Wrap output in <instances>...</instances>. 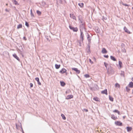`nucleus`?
Returning a JSON list of instances; mask_svg holds the SVG:
<instances>
[{
    "instance_id": "nucleus-34",
    "label": "nucleus",
    "mask_w": 133,
    "mask_h": 133,
    "mask_svg": "<svg viewBox=\"0 0 133 133\" xmlns=\"http://www.w3.org/2000/svg\"><path fill=\"white\" fill-rule=\"evenodd\" d=\"M104 64L106 69H107V66L108 65V64L105 62H104Z\"/></svg>"
},
{
    "instance_id": "nucleus-48",
    "label": "nucleus",
    "mask_w": 133,
    "mask_h": 133,
    "mask_svg": "<svg viewBox=\"0 0 133 133\" xmlns=\"http://www.w3.org/2000/svg\"><path fill=\"white\" fill-rule=\"evenodd\" d=\"M132 9H133V7H132Z\"/></svg>"
},
{
    "instance_id": "nucleus-2",
    "label": "nucleus",
    "mask_w": 133,
    "mask_h": 133,
    "mask_svg": "<svg viewBox=\"0 0 133 133\" xmlns=\"http://www.w3.org/2000/svg\"><path fill=\"white\" fill-rule=\"evenodd\" d=\"M69 28L70 29L72 30L74 32H77L78 30V29L77 27L74 28L72 26L69 25Z\"/></svg>"
},
{
    "instance_id": "nucleus-8",
    "label": "nucleus",
    "mask_w": 133,
    "mask_h": 133,
    "mask_svg": "<svg viewBox=\"0 0 133 133\" xmlns=\"http://www.w3.org/2000/svg\"><path fill=\"white\" fill-rule=\"evenodd\" d=\"M73 97V96L72 95H69L67 96L66 97V99H70L72 98Z\"/></svg>"
},
{
    "instance_id": "nucleus-39",
    "label": "nucleus",
    "mask_w": 133,
    "mask_h": 133,
    "mask_svg": "<svg viewBox=\"0 0 133 133\" xmlns=\"http://www.w3.org/2000/svg\"><path fill=\"white\" fill-rule=\"evenodd\" d=\"M30 87H33V85L32 83H31L30 84Z\"/></svg>"
},
{
    "instance_id": "nucleus-28",
    "label": "nucleus",
    "mask_w": 133,
    "mask_h": 133,
    "mask_svg": "<svg viewBox=\"0 0 133 133\" xmlns=\"http://www.w3.org/2000/svg\"><path fill=\"white\" fill-rule=\"evenodd\" d=\"M111 118L112 119L115 120L116 119L117 117H115L114 115H111Z\"/></svg>"
},
{
    "instance_id": "nucleus-25",
    "label": "nucleus",
    "mask_w": 133,
    "mask_h": 133,
    "mask_svg": "<svg viewBox=\"0 0 133 133\" xmlns=\"http://www.w3.org/2000/svg\"><path fill=\"white\" fill-rule=\"evenodd\" d=\"M61 116L63 118V119L64 120H65L66 119V118L65 116L63 114H62L61 115Z\"/></svg>"
},
{
    "instance_id": "nucleus-20",
    "label": "nucleus",
    "mask_w": 133,
    "mask_h": 133,
    "mask_svg": "<svg viewBox=\"0 0 133 133\" xmlns=\"http://www.w3.org/2000/svg\"><path fill=\"white\" fill-rule=\"evenodd\" d=\"M60 65H58L57 64H55V67L56 69H59L60 68Z\"/></svg>"
},
{
    "instance_id": "nucleus-6",
    "label": "nucleus",
    "mask_w": 133,
    "mask_h": 133,
    "mask_svg": "<svg viewBox=\"0 0 133 133\" xmlns=\"http://www.w3.org/2000/svg\"><path fill=\"white\" fill-rule=\"evenodd\" d=\"M83 37H84V35L83 34V32L81 30V35H80V38L82 39V41L83 40Z\"/></svg>"
},
{
    "instance_id": "nucleus-10",
    "label": "nucleus",
    "mask_w": 133,
    "mask_h": 133,
    "mask_svg": "<svg viewBox=\"0 0 133 133\" xmlns=\"http://www.w3.org/2000/svg\"><path fill=\"white\" fill-rule=\"evenodd\" d=\"M124 30L125 31L129 34L130 33V32L128 30V29L125 27H124Z\"/></svg>"
},
{
    "instance_id": "nucleus-30",
    "label": "nucleus",
    "mask_w": 133,
    "mask_h": 133,
    "mask_svg": "<svg viewBox=\"0 0 133 133\" xmlns=\"http://www.w3.org/2000/svg\"><path fill=\"white\" fill-rule=\"evenodd\" d=\"M36 12L39 15H40L41 14V12L38 10H37Z\"/></svg>"
},
{
    "instance_id": "nucleus-3",
    "label": "nucleus",
    "mask_w": 133,
    "mask_h": 133,
    "mask_svg": "<svg viewBox=\"0 0 133 133\" xmlns=\"http://www.w3.org/2000/svg\"><path fill=\"white\" fill-rule=\"evenodd\" d=\"M72 70L75 71L77 74H79L80 73V70H78L77 68H72Z\"/></svg>"
},
{
    "instance_id": "nucleus-32",
    "label": "nucleus",
    "mask_w": 133,
    "mask_h": 133,
    "mask_svg": "<svg viewBox=\"0 0 133 133\" xmlns=\"http://www.w3.org/2000/svg\"><path fill=\"white\" fill-rule=\"evenodd\" d=\"M115 86L116 87H118V88H119V87H120V85H119L118 84V83H116L115 84Z\"/></svg>"
},
{
    "instance_id": "nucleus-45",
    "label": "nucleus",
    "mask_w": 133,
    "mask_h": 133,
    "mask_svg": "<svg viewBox=\"0 0 133 133\" xmlns=\"http://www.w3.org/2000/svg\"><path fill=\"white\" fill-rule=\"evenodd\" d=\"M131 80L133 81V77L132 78Z\"/></svg>"
},
{
    "instance_id": "nucleus-47",
    "label": "nucleus",
    "mask_w": 133,
    "mask_h": 133,
    "mask_svg": "<svg viewBox=\"0 0 133 133\" xmlns=\"http://www.w3.org/2000/svg\"><path fill=\"white\" fill-rule=\"evenodd\" d=\"M79 44H80V45H79L80 46H81V44H80V42H79Z\"/></svg>"
},
{
    "instance_id": "nucleus-44",
    "label": "nucleus",
    "mask_w": 133,
    "mask_h": 133,
    "mask_svg": "<svg viewBox=\"0 0 133 133\" xmlns=\"http://www.w3.org/2000/svg\"><path fill=\"white\" fill-rule=\"evenodd\" d=\"M14 1H15V4H16V3L17 2L15 0H14Z\"/></svg>"
},
{
    "instance_id": "nucleus-18",
    "label": "nucleus",
    "mask_w": 133,
    "mask_h": 133,
    "mask_svg": "<svg viewBox=\"0 0 133 133\" xmlns=\"http://www.w3.org/2000/svg\"><path fill=\"white\" fill-rule=\"evenodd\" d=\"M110 58L111 60L114 61H115L116 60V58L114 56H110Z\"/></svg>"
},
{
    "instance_id": "nucleus-22",
    "label": "nucleus",
    "mask_w": 133,
    "mask_h": 133,
    "mask_svg": "<svg viewBox=\"0 0 133 133\" xmlns=\"http://www.w3.org/2000/svg\"><path fill=\"white\" fill-rule=\"evenodd\" d=\"M22 24H20L18 25L17 26V29H19V28H22Z\"/></svg>"
},
{
    "instance_id": "nucleus-21",
    "label": "nucleus",
    "mask_w": 133,
    "mask_h": 133,
    "mask_svg": "<svg viewBox=\"0 0 133 133\" xmlns=\"http://www.w3.org/2000/svg\"><path fill=\"white\" fill-rule=\"evenodd\" d=\"M113 112H117V113L118 115L120 114V112L117 110H115L113 111Z\"/></svg>"
},
{
    "instance_id": "nucleus-33",
    "label": "nucleus",
    "mask_w": 133,
    "mask_h": 133,
    "mask_svg": "<svg viewBox=\"0 0 133 133\" xmlns=\"http://www.w3.org/2000/svg\"><path fill=\"white\" fill-rule=\"evenodd\" d=\"M94 99L95 100L98 101V99L97 97H95L94 98Z\"/></svg>"
},
{
    "instance_id": "nucleus-5",
    "label": "nucleus",
    "mask_w": 133,
    "mask_h": 133,
    "mask_svg": "<svg viewBox=\"0 0 133 133\" xmlns=\"http://www.w3.org/2000/svg\"><path fill=\"white\" fill-rule=\"evenodd\" d=\"M12 56H13L17 60H18V61H20V59L19 58V57L17 56L16 54H13Z\"/></svg>"
},
{
    "instance_id": "nucleus-46",
    "label": "nucleus",
    "mask_w": 133,
    "mask_h": 133,
    "mask_svg": "<svg viewBox=\"0 0 133 133\" xmlns=\"http://www.w3.org/2000/svg\"><path fill=\"white\" fill-rule=\"evenodd\" d=\"M132 94H133V89L132 90Z\"/></svg>"
},
{
    "instance_id": "nucleus-29",
    "label": "nucleus",
    "mask_w": 133,
    "mask_h": 133,
    "mask_svg": "<svg viewBox=\"0 0 133 133\" xmlns=\"http://www.w3.org/2000/svg\"><path fill=\"white\" fill-rule=\"evenodd\" d=\"M122 64V63L121 62V61H119V65L120 66V68H121Z\"/></svg>"
},
{
    "instance_id": "nucleus-12",
    "label": "nucleus",
    "mask_w": 133,
    "mask_h": 133,
    "mask_svg": "<svg viewBox=\"0 0 133 133\" xmlns=\"http://www.w3.org/2000/svg\"><path fill=\"white\" fill-rule=\"evenodd\" d=\"M101 93L102 94H105L106 95H107V90L106 89L102 91H101Z\"/></svg>"
},
{
    "instance_id": "nucleus-16",
    "label": "nucleus",
    "mask_w": 133,
    "mask_h": 133,
    "mask_svg": "<svg viewBox=\"0 0 133 133\" xmlns=\"http://www.w3.org/2000/svg\"><path fill=\"white\" fill-rule=\"evenodd\" d=\"M87 39L88 42L90 43L91 40L90 36L89 34H88Z\"/></svg>"
},
{
    "instance_id": "nucleus-9",
    "label": "nucleus",
    "mask_w": 133,
    "mask_h": 133,
    "mask_svg": "<svg viewBox=\"0 0 133 133\" xmlns=\"http://www.w3.org/2000/svg\"><path fill=\"white\" fill-rule=\"evenodd\" d=\"M107 51L106 50V49L105 48H103L102 49V53L104 54L107 53Z\"/></svg>"
},
{
    "instance_id": "nucleus-23",
    "label": "nucleus",
    "mask_w": 133,
    "mask_h": 133,
    "mask_svg": "<svg viewBox=\"0 0 133 133\" xmlns=\"http://www.w3.org/2000/svg\"><path fill=\"white\" fill-rule=\"evenodd\" d=\"M109 99L111 101L113 102V98L111 97L110 96H109Z\"/></svg>"
},
{
    "instance_id": "nucleus-13",
    "label": "nucleus",
    "mask_w": 133,
    "mask_h": 133,
    "mask_svg": "<svg viewBox=\"0 0 133 133\" xmlns=\"http://www.w3.org/2000/svg\"><path fill=\"white\" fill-rule=\"evenodd\" d=\"M35 80L37 81L38 84H39V85H41V83L39 81V79L38 77L36 78H35Z\"/></svg>"
},
{
    "instance_id": "nucleus-37",
    "label": "nucleus",
    "mask_w": 133,
    "mask_h": 133,
    "mask_svg": "<svg viewBox=\"0 0 133 133\" xmlns=\"http://www.w3.org/2000/svg\"><path fill=\"white\" fill-rule=\"evenodd\" d=\"M89 62L90 63H91V64H93V62L92 61H91V60L90 59H89Z\"/></svg>"
},
{
    "instance_id": "nucleus-41",
    "label": "nucleus",
    "mask_w": 133,
    "mask_h": 133,
    "mask_svg": "<svg viewBox=\"0 0 133 133\" xmlns=\"http://www.w3.org/2000/svg\"><path fill=\"white\" fill-rule=\"evenodd\" d=\"M62 2V0H59V3H61Z\"/></svg>"
},
{
    "instance_id": "nucleus-26",
    "label": "nucleus",
    "mask_w": 133,
    "mask_h": 133,
    "mask_svg": "<svg viewBox=\"0 0 133 133\" xmlns=\"http://www.w3.org/2000/svg\"><path fill=\"white\" fill-rule=\"evenodd\" d=\"M30 14L31 16V17H34V14L32 13V10H30Z\"/></svg>"
},
{
    "instance_id": "nucleus-14",
    "label": "nucleus",
    "mask_w": 133,
    "mask_h": 133,
    "mask_svg": "<svg viewBox=\"0 0 133 133\" xmlns=\"http://www.w3.org/2000/svg\"><path fill=\"white\" fill-rule=\"evenodd\" d=\"M127 131L130 132L132 130V128L131 127H127Z\"/></svg>"
},
{
    "instance_id": "nucleus-40",
    "label": "nucleus",
    "mask_w": 133,
    "mask_h": 133,
    "mask_svg": "<svg viewBox=\"0 0 133 133\" xmlns=\"http://www.w3.org/2000/svg\"><path fill=\"white\" fill-rule=\"evenodd\" d=\"M23 38L26 41V37H23Z\"/></svg>"
},
{
    "instance_id": "nucleus-49",
    "label": "nucleus",
    "mask_w": 133,
    "mask_h": 133,
    "mask_svg": "<svg viewBox=\"0 0 133 133\" xmlns=\"http://www.w3.org/2000/svg\"><path fill=\"white\" fill-rule=\"evenodd\" d=\"M57 2H58V1H57Z\"/></svg>"
},
{
    "instance_id": "nucleus-31",
    "label": "nucleus",
    "mask_w": 133,
    "mask_h": 133,
    "mask_svg": "<svg viewBox=\"0 0 133 133\" xmlns=\"http://www.w3.org/2000/svg\"><path fill=\"white\" fill-rule=\"evenodd\" d=\"M126 89L127 91V92H129L130 90V88L127 87H126Z\"/></svg>"
},
{
    "instance_id": "nucleus-35",
    "label": "nucleus",
    "mask_w": 133,
    "mask_h": 133,
    "mask_svg": "<svg viewBox=\"0 0 133 133\" xmlns=\"http://www.w3.org/2000/svg\"><path fill=\"white\" fill-rule=\"evenodd\" d=\"M122 4L123 5H124L125 6H129V5H128L127 4H124L122 2Z\"/></svg>"
},
{
    "instance_id": "nucleus-42",
    "label": "nucleus",
    "mask_w": 133,
    "mask_h": 133,
    "mask_svg": "<svg viewBox=\"0 0 133 133\" xmlns=\"http://www.w3.org/2000/svg\"><path fill=\"white\" fill-rule=\"evenodd\" d=\"M84 110H85V111L86 112L88 111V110L86 109H84Z\"/></svg>"
},
{
    "instance_id": "nucleus-27",
    "label": "nucleus",
    "mask_w": 133,
    "mask_h": 133,
    "mask_svg": "<svg viewBox=\"0 0 133 133\" xmlns=\"http://www.w3.org/2000/svg\"><path fill=\"white\" fill-rule=\"evenodd\" d=\"M84 76L86 78H88L90 77V76L88 74H86L84 75Z\"/></svg>"
},
{
    "instance_id": "nucleus-15",
    "label": "nucleus",
    "mask_w": 133,
    "mask_h": 133,
    "mask_svg": "<svg viewBox=\"0 0 133 133\" xmlns=\"http://www.w3.org/2000/svg\"><path fill=\"white\" fill-rule=\"evenodd\" d=\"M128 86L130 88H132L133 87V83L132 82H130L129 83Z\"/></svg>"
},
{
    "instance_id": "nucleus-1",
    "label": "nucleus",
    "mask_w": 133,
    "mask_h": 133,
    "mask_svg": "<svg viewBox=\"0 0 133 133\" xmlns=\"http://www.w3.org/2000/svg\"><path fill=\"white\" fill-rule=\"evenodd\" d=\"M16 128L17 129H20V128H21V130L22 131L23 133H24V132L23 131V129L22 128V124L21 123H19L18 124H16Z\"/></svg>"
},
{
    "instance_id": "nucleus-24",
    "label": "nucleus",
    "mask_w": 133,
    "mask_h": 133,
    "mask_svg": "<svg viewBox=\"0 0 133 133\" xmlns=\"http://www.w3.org/2000/svg\"><path fill=\"white\" fill-rule=\"evenodd\" d=\"M60 83H61V85L62 86H64L65 85V83L64 82H61Z\"/></svg>"
},
{
    "instance_id": "nucleus-4",
    "label": "nucleus",
    "mask_w": 133,
    "mask_h": 133,
    "mask_svg": "<svg viewBox=\"0 0 133 133\" xmlns=\"http://www.w3.org/2000/svg\"><path fill=\"white\" fill-rule=\"evenodd\" d=\"M115 124L117 125L121 126L122 125V123L120 121H116L115 122Z\"/></svg>"
},
{
    "instance_id": "nucleus-36",
    "label": "nucleus",
    "mask_w": 133,
    "mask_h": 133,
    "mask_svg": "<svg viewBox=\"0 0 133 133\" xmlns=\"http://www.w3.org/2000/svg\"><path fill=\"white\" fill-rule=\"evenodd\" d=\"M25 25L27 27H28L29 26V24H28V22H25Z\"/></svg>"
},
{
    "instance_id": "nucleus-19",
    "label": "nucleus",
    "mask_w": 133,
    "mask_h": 133,
    "mask_svg": "<svg viewBox=\"0 0 133 133\" xmlns=\"http://www.w3.org/2000/svg\"><path fill=\"white\" fill-rule=\"evenodd\" d=\"M78 5L81 8H82L84 4L83 3H79L78 4Z\"/></svg>"
},
{
    "instance_id": "nucleus-11",
    "label": "nucleus",
    "mask_w": 133,
    "mask_h": 133,
    "mask_svg": "<svg viewBox=\"0 0 133 133\" xmlns=\"http://www.w3.org/2000/svg\"><path fill=\"white\" fill-rule=\"evenodd\" d=\"M70 17L71 18H72L73 19H76V17L73 14H70Z\"/></svg>"
},
{
    "instance_id": "nucleus-43",
    "label": "nucleus",
    "mask_w": 133,
    "mask_h": 133,
    "mask_svg": "<svg viewBox=\"0 0 133 133\" xmlns=\"http://www.w3.org/2000/svg\"><path fill=\"white\" fill-rule=\"evenodd\" d=\"M123 51L124 52H126V50H124Z\"/></svg>"
},
{
    "instance_id": "nucleus-38",
    "label": "nucleus",
    "mask_w": 133,
    "mask_h": 133,
    "mask_svg": "<svg viewBox=\"0 0 133 133\" xmlns=\"http://www.w3.org/2000/svg\"><path fill=\"white\" fill-rule=\"evenodd\" d=\"M104 56L106 58H108L109 57L108 56V55H104Z\"/></svg>"
},
{
    "instance_id": "nucleus-17",
    "label": "nucleus",
    "mask_w": 133,
    "mask_h": 133,
    "mask_svg": "<svg viewBox=\"0 0 133 133\" xmlns=\"http://www.w3.org/2000/svg\"><path fill=\"white\" fill-rule=\"evenodd\" d=\"M86 51L88 53H89L90 52V46L89 45H88V47Z\"/></svg>"
},
{
    "instance_id": "nucleus-7",
    "label": "nucleus",
    "mask_w": 133,
    "mask_h": 133,
    "mask_svg": "<svg viewBox=\"0 0 133 133\" xmlns=\"http://www.w3.org/2000/svg\"><path fill=\"white\" fill-rule=\"evenodd\" d=\"M66 70L64 68H62L61 70L59 72L61 74H63L65 72Z\"/></svg>"
}]
</instances>
